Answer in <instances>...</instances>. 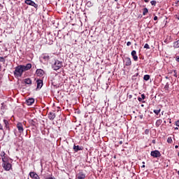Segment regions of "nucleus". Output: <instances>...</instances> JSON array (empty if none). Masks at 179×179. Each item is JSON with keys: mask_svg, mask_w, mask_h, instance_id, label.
I'll return each instance as SVG.
<instances>
[{"mask_svg": "<svg viewBox=\"0 0 179 179\" xmlns=\"http://www.w3.org/2000/svg\"><path fill=\"white\" fill-rule=\"evenodd\" d=\"M23 72H24V71H23L22 66L19 65L17 67H15V70L14 71V75L17 78H22V76L23 75Z\"/></svg>", "mask_w": 179, "mask_h": 179, "instance_id": "1", "label": "nucleus"}, {"mask_svg": "<svg viewBox=\"0 0 179 179\" xmlns=\"http://www.w3.org/2000/svg\"><path fill=\"white\" fill-rule=\"evenodd\" d=\"M52 69L54 71H58V69H61L62 68V62L59 60H55V63L52 66Z\"/></svg>", "mask_w": 179, "mask_h": 179, "instance_id": "2", "label": "nucleus"}, {"mask_svg": "<svg viewBox=\"0 0 179 179\" xmlns=\"http://www.w3.org/2000/svg\"><path fill=\"white\" fill-rule=\"evenodd\" d=\"M3 167L4 169V170H6V171H9V170H10V169H12V164H10V163H9V161H6V159H3Z\"/></svg>", "mask_w": 179, "mask_h": 179, "instance_id": "3", "label": "nucleus"}, {"mask_svg": "<svg viewBox=\"0 0 179 179\" xmlns=\"http://www.w3.org/2000/svg\"><path fill=\"white\" fill-rule=\"evenodd\" d=\"M3 122L4 124L5 131H10V127H9V121L6 119H3Z\"/></svg>", "mask_w": 179, "mask_h": 179, "instance_id": "4", "label": "nucleus"}, {"mask_svg": "<svg viewBox=\"0 0 179 179\" xmlns=\"http://www.w3.org/2000/svg\"><path fill=\"white\" fill-rule=\"evenodd\" d=\"M150 155L152 157H160L162 154L159 152V150H154L151 152Z\"/></svg>", "mask_w": 179, "mask_h": 179, "instance_id": "5", "label": "nucleus"}, {"mask_svg": "<svg viewBox=\"0 0 179 179\" xmlns=\"http://www.w3.org/2000/svg\"><path fill=\"white\" fill-rule=\"evenodd\" d=\"M25 3H27V5H30L31 6H34V8H36L38 7L37 3H35V2L31 0H26Z\"/></svg>", "mask_w": 179, "mask_h": 179, "instance_id": "6", "label": "nucleus"}, {"mask_svg": "<svg viewBox=\"0 0 179 179\" xmlns=\"http://www.w3.org/2000/svg\"><path fill=\"white\" fill-rule=\"evenodd\" d=\"M21 68H22V71L24 72H26V71H29V70L31 69V64L28 63L26 66L21 65Z\"/></svg>", "mask_w": 179, "mask_h": 179, "instance_id": "7", "label": "nucleus"}, {"mask_svg": "<svg viewBox=\"0 0 179 179\" xmlns=\"http://www.w3.org/2000/svg\"><path fill=\"white\" fill-rule=\"evenodd\" d=\"M17 128L18 129V132H20V134H23V124L19 122L17 124Z\"/></svg>", "mask_w": 179, "mask_h": 179, "instance_id": "8", "label": "nucleus"}, {"mask_svg": "<svg viewBox=\"0 0 179 179\" xmlns=\"http://www.w3.org/2000/svg\"><path fill=\"white\" fill-rule=\"evenodd\" d=\"M76 177L78 179H85L86 178V174H85L83 172L80 171L77 175Z\"/></svg>", "mask_w": 179, "mask_h": 179, "instance_id": "9", "label": "nucleus"}, {"mask_svg": "<svg viewBox=\"0 0 179 179\" xmlns=\"http://www.w3.org/2000/svg\"><path fill=\"white\" fill-rule=\"evenodd\" d=\"M1 157L3 162L4 159H6V162H9V158H8V155H6V154L3 151L1 152Z\"/></svg>", "mask_w": 179, "mask_h": 179, "instance_id": "10", "label": "nucleus"}, {"mask_svg": "<svg viewBox=\"0 0 179 179\" xmlns=\"http://www.w3.org/2000/svg\"><path fill=\"white\" fill-rule=\"evenodd\" d=\"M29 176L32 179H40V176L36 173V172H30L29 173Z\"/></svg>", "mask_w": 179, "mask_h": 179, "instance_id": "11", "label": "nucleus"}, {"mask_svg": "<svg viewBox=\"0 0 179 179\" xmlns=\"http://www.w3.org/2000/svg\"><path fill=\"white\" fill-rule=\"evenodd\" d=\"M124 62H125L126 66H129L132 64V62L131 61V58L129 57H126L124 59Z\"/></svg>", "mask_w": 179, "mask_h": 179, "instance_id": "12", "label": "nucleus"}, {"mask_svg": "<svg viewBox=\"0 0 179 179\" xmlns=\"http://www.w3.org/2000/svg\"><path fill=\"white\" fill-rule=\"evenodd\" d=\"M36 83H37V89H41V87H43V80H36Z\"/></svg>", "mask_w": 179, "mask_h": 179, "instance_id": "13", "label": "nucleus"}, {"mask_svg": "<svg viewBox=\"0 0 179 179\" xmlns=\"http://www.w3.org/2000/svg\"><path fill=\"white\" fill-rule=\"evenodd\" d=\"M26 103H27V106H31L33 103H34V99L29 98L26 100Z\"/></svg>", "mask_w": 179, "mask_h": 179, "instance_id": "14", "label": "nucleus"}, {"mask_svg": "<svg viewBox=\"0 0 179 179\" xmlns=\"http://www.w3.org/2000/svg\"><path fill=\"white\" fill-rule=\"evenodd\" d=\"M37 76H43L44 75V71L43 69H37L36 71Z\"/></svg>", "mask_w": 179, "mask_h": 179, "instance_id": "15", "label": "nucleus"}, {"mask_svg": "<svg viewBox=\"0 0 179 179\" xmlns=\"http://www.w3.org/2000/svg\"><path fill=\"white\" fill-rule=\"evenodd\" d=\"M48 118H49V120L52 121L55 118V113H54L53 112L49 113Z\"/></svg>", "mask_w": 179, "mask_h": 179, "instance_id": "16", "label": "nucleus"}, {"mask_svg": "<svg viewBox=\"0 0 179 179\" xmlns=\"http://www.w3.org/2000/svg\"><path fill=\"white\" fill-rule=\"evenodd\" d=\"M131 57H133L134 61H138V56L136 55V51L133 50L131 52Z\"/></svg>", "mask_w": 179, "mask_h": 179, "instance_id": "17", "label": "nucleus"}, {"mask_svg": "<svg viewBox=\"0 0 179 179\" xmlns=\"http://www.w3.org/2000/svg\"><path fill=\"white\" fill-rule=\"evenodd\" d=\"M73 150L75 152H78L79 150H83V148H82V147H80L79 145H74Z\"/></svg>", "mask_w": 179, "mask_h": 179, "instance_id": "18", "label": "nucleus"}, {"mask_svg": "<svg viewBox=\"0 0 179 179\" xmlns=\"http://www.w3.org/2000/svg\"><path fill=\"white\" fill-rule=\"evenodd\" d=\"M24 82L26 83V85H31V79L30 78H25Z\"/></svg>", "mask_w": 179, "mask_h": 179, "instance_id": "19", "label": "nucleus"}, {"mask_svg": "<svg viewBox=\"0 0 179 179\" xmlns=\"http://www.w3.org/2000/svg\"><path fill=\"white\" fill-rule=\"evenodd\" d=\"M149 13V10H148V8H145L143 9V16L148 15V13Z\"/></svg>", "mask_w": 179, "mask_h": 179, "instance_id": "20", "label": "nucleus"}, {"mask_svg": "<svg viewBox=\"0 0 179 179\" xmlns=\"http://www.w3.org/2000/svg\"><path fill=\"white\" fill-rule=\"evenodd\" d=\"M174 48H179V40L173 43Z\"/></svg>", "mask_w": 179, "mask_h": 179, "instance_id": "21", "label": "nucleus"}, {"mask_svg": "<svg viewBox=\"0 0 179 179\" xmlns=\"http://www.w3.org/2000/svg\"><path fill=\"white\" fill-rule=\"evenodd\" d=\"M43 58L45 59V61H48V59H50V56L47 54H45L43 55Z\"/></svg>", "mask_w": 179, "mask_h": 179, "instance_id": "22", "label": "nucleus"}, {"mask_svg": "<svg viewBox=\"0 0 179 179\" xmlns=\"http://www.w3.org/2000/svg\"><path fill=\"white\" fill-rule=\"evenodd\" d=\"M144 80H149L150 79V76L149 75H145L143 77Z\"/></svg>", "mask_w": 179, "mask_h": 179, "instance_id": "23", "label": "nucleus"}, {"mask_svg": "<svg viewBox=\"0 0 179 179\" xmlns=\"http://www.w3.org/2000/svg\"><path fill=\"white\" fill-rule=\"evenodd\" d=\"M87 6H88V8H90L92 6H93V3H92V1H88L87 3H86Z\"/></svg>", "mask_w": 179, "mask_h": 179, "instance_id": "24", "label": "nucleus"}, {"mask_svg": "<svg viewBox=\"0 0 179 179\" xmlns=\"http://www.w3.org/2000/svg\"><path fill=\"white\" fill-rule=\"evenodd\" d=\"M154 113H155V114H156V115H159V113H160V109L154 110Z\"/></svg>", "mask_w": 179, "mask_h": 179, "instance_id": "25", "label": "nucleus"}, {"mask_svg": "<svg viewBox=\"0 0 179 179\" xmlns=\"http://www.w3.org/2000/svg\"><path fill=\"white\" fill-rule=\"evenodd\" d=\"M167 142H168V143H171L173 142V139L171 138V137L168 138Z\"/></svg>", "mask_w": 179, "mask_h": 179, "instance_id": "26", "label": "nucleus"}, {"mask_svg": "<svg viewBox=\"0 0 179 179\" xmlns=\"http://www.w3.org/2000/svg\"><path fill=\"white\" fill-rule=\"evenodd\" d=\"M150 3H151V5H152L153 6H156L157 2H156V1H150Z\"/></svg>", "mask_w": 179, "mask_h": 179, "instance_id": "27", "label": "nucleus"}, {"mask_svg": "<svg viewBox=\"0 0 179 179\" xmlns=\"http://www.w3.org/2000/svg\"><path fill=\"white\" fill-rule=\"evenodd\" d=\"M144 48H146L147 50H149V48H150V47L149 46V44L145 43L144 45Z\"/></svg>", "mask_w": 179, "mask_h": 179, "instance_id": "28", "label": "nucleus"}, {"mask_svg": "<svg viewBox=\"0 0 179 179\" xmlns=\"http://www.w3.org/2000/svg\"><path fill=\"white\" fill-rule=\"evenodd\" d=\"M0 62H5V58L0 57Z\"/></svg>", "mask_w": 179, "mask_h": 179, "instance_id": "29", "label": "nucleus"}, {"mask_svg": "<svg viewBox=\"0 0 179 179\" xmlns=\"http://www.w3.org/2000/svg\"><path fill=\"white\" fill-rule=\"evenodd\" d=\"M173 76L175 77V78H177V71L176 70H174V71H173Z\"/></svg>", "mask_w": 179, "mask_h": 179, "instance_id": "30", "label": "nucleus"}, {"mask_svg": "<svg viewBox=\"0 0 179 179\" xmlns=\"http://www.w3.org/2000/svg\"><path fill=\"white\" fill-rule=\"evenodd\" d=\"M0 131H3V125L0 123Z\"/></svg>", "mask_w": 179, "mask_h": 179, "instance_id": "31", "label": "nucleus"}, {"mask_svg": "<svg viewBox=\"0 0 179 179\" xmlns=\"http://www.w3.org/2000/svg\"><path fill=\"white\" fill-rule=\"evenodd\" d=\"M145 135H149V129H145Z\"/></svg>", "mask_w": 179, "mask_h": 179, "instance_id": "32", "label": "nucleus"}, {"mask_svg": "<svg viewBox=\"0 0 179 179\" xmlns=\"http://www.w3.org/2000/svg\"><path fill=\"white\" fill-rule=\"evenodd\" d=\"M145 94H141V99L142 100H145Z\"/></svg>", "mask_w": 179, "mask_h": 179, "instance_id": "33", "label": "nucleus"}, {"mask_svg": "<svg viewBox=\"0 0 179 179\" xmlns=\"http://www.w3.org/2000/svg\"><path fill=\"white\" fill-rule=\"evenodd\" d=\"M176 125L177 127H179V120L176 121Z\"/></svg>", "mask_w": 179, "mask_h": 179, "instance_id": "34", "label": "nucleus"}, {"mask_svg": "<svg viewBox=\"0 0 179 179\" xmlns=\"http://www.w3.org/2000/svg\"><path fill=\"white\" fill-rule=\"evenodd\" d=\"M127 97H128L129 99H132V95L128 94V95H127Z\"/></svg>", "mask_w": 179, "mask_h": 179, "instance_id": "35", "label": "nucleus"}, {"mask_svg": "<svg viewBox=\"0 0 179 179\" xmlns=\"http://www.w3.org/2000/svg\"><path fill=\"white\" fill-rule=\"evenodd\" d=\"M127 45L128 46V47H129V45H131V42H127Z\"/></svg>", "mask_w": 179, "mask_h": 179, "instance_id": "36", "label": "nucleus"}, {"mask_svg": "<svg viewBox=\"0 0 179 179\" xmlns=\"http://www.w3.org/2000/svg\"><path fill=\"white\" fill-rule=\"evenodd\" d=\"M138 101H142V98L138 97Z\"/></svg>", "mask_w": 179, "mask_h": 179, "instance_id": "37", "label": "nucleus"}, {"mask_svg": "<svg viewBox=\"0 0 179 179\" xmlns=\"http://www.w3.org/2000/svg\"><path fill=\"white\" fill-rule=\"evenodd\" d=\"M154 20H157V16L154 17Z\"/></svg>", "mask_w": 179, "mask_h": 179, "instance_id": "38", "label": "nucleus"}, {"mask_svg": "<svg viewBox=\"0 0 179 179\" xmlns=\"http://www.w3.org/2000/svg\"><path fill=\"white\" fill-rule=\"evenodd\" d=\"M149 1H150V0H144V2H145L146 3H148V2H149Z\"/></svg>", "mask_w": 179, "mask_h": 179, "instance_id": "39", "label": "nucleus"}, {"mask_svg": "<svg viewBox=\"0 0 179 179\" xmlns=\"http://www.w3.org/2000/svg\"><path fill=\"white\" fill-rule=\"evenodd\" d=\"M143 165L142 166V167H143V168H145V162H143Z\"/></svg>", "mask_w": 179, "mask_h": 179, "instance_id": "40", "label": "nucleus"}, {"mask_svg": "<svg viewBox=\"0 0 179 179\" xmlns=\"http://www.w3.org/2000/svg\"><path fill=\"white\" fill-rule=\"evenodd\" d=\"M176 149H178V145L175 146Z\"/></svg>", "mask_w": 179, "mask_h": 179, "instance_id": "41", "label": "nucleus"}, {"mask_svg": "<svg viewBox=\"0 0 179 179\" xmlns=\"http://www.w3.org/2000/svg\"><path fill=\"white\" fill-rule=\"evenodd\" d=\"M120 145H122V141H120Z\"/></svg>", "mask_w": 179, "mask_h": 179, "instance_id": "42", "label": "nucleus"}, {"mask_svg": "<svg viewBox=\"0 0 179 179\" xmlns=\"http://www.w3.org/2000/svg\"><path fill=\"white\" fill-rule=\"evenodd\" d=\"M165 87H166V88H168V87H169V85H165Z\"/></svg>", "mask_w": 179, "mask_h": 179, "instance_id": "43", "label": "nucleus"}, {"mask_svg": "<svg viewBox=\"0 0 179 179\" xmlns=\"http://www.w3.org/2000/svg\"><path fill=\"white\" fill-rule=\"evenodd\" d=\"M178 62H179V57L177 59Z\"/></svg>", "mask_w": 179, "mask_h": 179, "instance_id": "44", "label": "nucleus"}, {"mask_svg": "<svg viewBox=\"0 0 179 179\" xmlns=\"http://www.w3.org/2000/svg\"><path fill=\"white\" fill-rule=\"evenodd\" d=\"M0 71H1V64H0Z\"/></svg>", "mask_w": 179, "mask_h": 179, "instance_id": "45", "label": "nucleus"}, {"mask_svg": "<svg viewBox=\"0 0 179 179\" xmlns=\"http://www.w3.org/2000/svg\"><path fill=\"white\" fill-rule=\"evenodd\" d=\"M178 156H179V152H178Z\"/></svg>", "mask_w": 179, "mask_h": 179, "instance_id": "46", "label": "nucleus"}]
</instances>
